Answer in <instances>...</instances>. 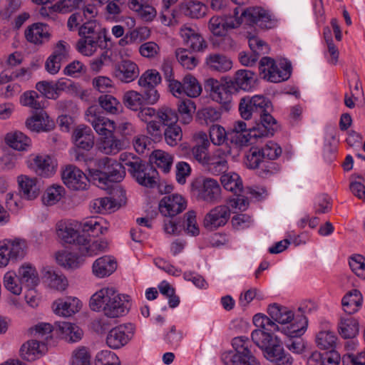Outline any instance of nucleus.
Listing matches in <instances>:
<instances>
[{"instance_id": "nucleus-43", "label": "nucleus", "mask_w": 365, "mask_h": 365, "mask_svg": "<svg viewBox=\"0 0 365 365\" xmlns=\"http://www.w3.org/2000/svg\"><path fill=\"white\" fill-rule=\"evenodd\" d=\"M267 312L272 319L282 324H289L294 319L292 311L277 304L269 305Z\"/></svg>"}, {"instance_id": "nucleus-60", "label": "nucleus", "mask_w": 365, "mask_h": 365, "mask_svg": "<svg viewBox=\"0 0 365 365\" xmlns=\"http://www.w3.org/2000/svg\"><path fill=\"white\" fill-rule=\"evenodd\" d=\"M202 92V86L198 81L192 75L184 76V93L191 98H196Z\"/></svg>"}, {"instance_id": "nucleus-7", "label": "nucleus", "mask_w": 365, "mask_h": 365, "mask_svg": "<svg viewBox=\"0 0 365 365\" xmlns=\"http://www.w3.org/2000/svg\"><path fill=\"white\" fill-rule=\"evenodd\" d=\"M26 241L5 239L0 241V267H6L10 260L21 259L25 255Z\"/></svg>"}, {"instance_id": "nucleus-18", "label": "nucleus", "mask_w": 365, "mask_h": 365, "mask_svg": "<svg viewBox=\"0 0 365 365\" xmlns=\"http://www.w3.org/2000/svg\"><path fill=\"white\" fill-rule=\"evenodd\" d=\"M264 355L274 365H292L293 363L292 357L284 351L277 338L264 349Z\"/></svg>"}, {"instance_id": "nucleus-3", "label": "nucleus", "mask_w": 365, "mask_h": 365, "mask_svg": "<svg viewBox=\"0 0 365 365\" xmlns=\"http://www.w3.org/2000/svg\"><path fill=\"white\" fill-rule=\"evenodd\" d=\"M96 169L91 172L97 185L103 190L110 188L112 183L120 182L125 175L123 166L117 160L108 157L98 159Z\"/></svg>"}, {"instance_id": "nucleus-58", "label": "nucleus", "mask_w": 365, "mask_h": 365, "mask_svg": "<svg viewBox=\"0 0 365 365\" xmlns=\"http://www.w3.org/2000/svg\"><path fill=\"white\" fill-rule=\"evenodd\" d=\"M150 161L158 168L162 169L164 173H168L170 171L172 165V159L165 152L160 150L153 151L150 156Z\"/></svg>"}, {"instance_id": "nucleus-50", "label": "nucleus", "mask_w": 365, "mask_h": 365, "mask_svg": "<svg viewBox=\"0 0 365 365\" xmlns=\"http://www.w3.org/2000/svg\"><path fill=\"white\" fill-rule=\"evenodd\" d=\"M108 242L104 240H96L90 243L89 240L86 237L85 244H81L79 247V252L81 255L86 256H94L100 252H105L108 248Z\"/></svg>"}, {"instance_id": "nucleus-32", "label": "nucleus", "mask_w": 365, "mask_h": 365, "mask_svg": "<svg viewBox=\"0 0 365 365\" xmlns=\"http://www.w3.org/2000/svg\"><path fill=\"white\" fill-rule=\"evenodd\" d=\"M67 56L65 46L58 43L53 53L46 61V70L51 74L57 73L61 68V62L66 61Z\"/></svg>"}, {"instance_id": "nucleus-52", "label": "nucleus", "mask_w": 365, "mask_h": 365, "mask_svg": "<svg viewBox=\"0 0 365 365\" xmlns=\"http://www.w3.org/2000/svg\"><path fill=\"white\" fill-rule=\"evenodd\" d=\"M209 84L211 86V98L219 103H225L230 97V94L225 85L218 81L210 79Z\"/></svg>"}, {"instance_id": "nucleus-62", "label": "nucleus", "mask_w": 365, "mask_h": 365, "mask_svg": "<svg viewBox=\"0 0 365 365\" xmlns=\"http://www.w3.org/2000/svg\"><path fill=\"white\" fill-rule=\"evenodd\" d=\"M251 337L253 342L263 350L274 339L272 334L262 329L254 330Z\"/></svg>"}, {"instance_id": "nucleus-40", "label": "nucleus", "mask_w": 365, "mask_h": 365, "mask_svg": "<svg viewBox=\"0 0 365 365\" xmlns=\"http://www.w3.org/2000/svg\"><path fill=\"white\" fill-rule=\"evenodd\" d=\"M195 138L197 144L192 148V153L195 159L202 165L206 160V158L209 156L210 153H207V150L210 143L205 133H197Z\"/></svg>"}, {"instance_id": "nucleus-26", "label": "nucleus", "mask_w": 365, "mask_h": 365, "mask_svg": "<svg viewBox=\"0 0 365 365\" xmlns=\"http://www.w3.org/2000/svg\"><path fill=\"white\" fill-rule=\"evenodd\" d=\"M206 47L205 42L200 34L195 29L184 27V53L202 51Z\"/></svg>"}, {"instance_id": "nucleus-5", "label": "nucleus", "mask_w": 365, "mask_h": 365, "mask_svg": "<svg viewBox=\"0 0 365 365\" xmlns=\"http://www.w3.org/2000/svg\"><path fill=\"white\" fill-rule=\"evenodd\" d=\"M292 71L290 62L283 61L277 65L270 57H263L259 63V76L262 78L273 83L287 80Z\"/></svg>"}, {"instance_id": "nucleus-64", "label": "nucleus", "mask_w": 365, "mask_h": 365, "mask_svg": "<svg viewBox=\"0 0 365 365\" xmlns=\"http://www.w3.org/2000/svg\"><path fill=\"white\" fill-rule=\"evenodd\" d=\"M96 365H120V361L115 353L103 350L96 355Z\"/></svg>"}, {"instance_id": "nucleus-17", "label": "nucleus", "mask_w": 365, "mask_h": 365, "mask_svg": "<svg viewBox=\"0 0 365 365\" xmlns=\"http://www.w3.org/2000/svg\"><path fill=\"white\" fill-rule=\"evenodd\" d=\"M130 308L128 296L121 295L117 292L108 301V304L103 307V314L109 318H118L128 313Z\"/></svg>"}, {"instance_id": "nucleus-4", "label": "nucleus", "mask_w": 365, "mask_h": 365, "mask_svg": "<svg viewBox=\"0 0 365 365\" xmlns=\"http://www.w3.org/2000/svg\"><path fill=\"white\" fill-rule=\"evenodd\" d=\"M274 129H269L262 124H256L252 128L247 129V124L242 120L235 122L230 133L231 141L237 145H243L252 143V138L272 135Z\"/></svg>"}, {"instance_id": "nucleus-48", "label": "nucleus", "mask_w": 365, "mask_h": 365, "mask_svg": "<svg viewBox=\"0 0 365 365\" xmlns=\"http://www.w3.org/2000/svg\"><path fill=\"white\" fill-rule=\"evenodd\" d=\"M6 141L10 147L18 150H26L31 143V139L21 131L8 133Z\"/></svg>"}, {"instance_id": "nucleus-2", "label": "nucleus", "mask_w": 365, "mask_h": 365, "mask_svg": "<svg viewBox=\"0 0 365 365\" xmlns=\"http://www.w3.org/2000/svg\"><path fill=\"white\" fill-rule=\"evenodd\" d=\"M270 102L263 96H245L240 99L239 111L245 120L255 118L259 123L269 129L276 124L274 118L267 112Z\"/></svg>"}, {"instance_id": "nucleus-41", "label": "nucleus", "mask_w": 365, "mask_h": 365, "mask_svg": "<svg viewBox=\"0 0 365 365\" xmlns=\"http://www.w3.org/2000/svg\"><path fill=\"white\" fill-rule=\"evenodd\" d=\"M341 304L344 311L349 315H351L361 307L362 296L358 290L354 289L342 298Z\"/></svg>"}, {"instance_id": "nucleus-11", "label": "nucleus", "mask_w": 365, "mask_h": 365, "mask_svg": "<svg viewBox=\"0 0 365 365\" xmlns=\"http://www.w3.org/2000/svg\"><path fill=\"white\" fill-rule=\"evenodd\" d=\"M85 115L86 120L101 137L113 133L115 130V123L101 115L96 106H90Z\"/></svg>"}, {"instance_id": "nucleus-53", "label": "nucleus", "mask_w": 365, "mask_h": 365, "mask_svg": "<svg viewBox=\"0 0 365 365\" xmlns=\"http://www.w3.org/2000/svg\"><path fill=\"white\" fill-rule=\"evenodd\" d=\"M101 107L108 113L116 115L123 109L121 103L114 96L108 94L101 95L98 98Z\"/></svg>"}, {"instance_id": "nucleus-47", "label": "nucleus", "mask_w": 365, "mask_h": 365, "mask_svg": "<svg viewBox=\"0 0 365 365\" xmlns=\"http://www.w3.org/2000/svg\"><path fill=\"white\" fill-rule=\"evenodd\" d=\"M117 203L111 197H100L95 199L91 204V212L96 214H106L114 212Z\"/></svg>"}, {"instance_id": "nucleus-9", "label": "nucleus", "mask_w": 365, "mask_h": 365, "mask_svg": "<svg viewBox=\"0 0 365 365\" xmlns=\"http://www.w3.org/2000/svg\"><path fill=\"white\" fill-rule=\"evenodd\" d=\"M61 178L63 183L73 190H84L89 186L86 175L73 165H68L62 169Z\"/></svg>"}, {"instance_id": "nucleus-19", "label": "nucleus", "mask_w": 365, "mask_h": 365, "mask_svg": "<svg viewBox=\"0 0 365 365\" xmlns=\"http://www.w3.org/2000/svg\"><path fill=\"white\" fill-rule=\"evenodd\" d=\"M230 216V210L227 206L220 205L212 209L204 219L205 227L210 230L224 226Z\"/></svg>"}, {"instance_id": "nucleus-39", "label": "nucleus", "mask_w": 365, "mask_h": 365, "mask_svg": "<svg viewBox=\"0 0 365 365\" xmlns=\"http://www.w3.org/2000/svg\"><path fill=\"white\" fill-rule=\"evenodd\" d=\"M106 222L101 217H92L80 224L83 232L91 233L93 237H98L107 232Z\"/></svg>"}, {"instance_id": "nucleus-24", "label": "nucleus", "mask_w": 365, "mask_h": 365, "mask_svg": "<svg viewBox=\"0 0 365 365\" xmlns=\"http://www.w3.org/2000/svg\"><path fill=\"white\" fill-rule=\"evenodd\" d=\"M30 168L38 175L49 177L55 173L56 164L49 155H36L30 163Z\"/></svg>"}, {"instance_id": "nucleus-1", "label": "nucleus", "mask_w": 365, "mask_h": 365, "mask_svg": "<svg viewBox=\"0 0 365 365\" xmlns=\"http://www.w3.org/2000/svg\"><path fill=\"white\" fill-rule=\"evenodd\" d=\"M98 10L95 5H86L83 11V17L88 19L78 28L80 38L76 43V50L85 56H91L96 53L98 48H107L109 38L107 31L93 20Z\"/></svg>"}, {"instance_id": "nucleus-36", "label": "nucleus", "mask_w": 365, "mask_h": 365, "mask_svg": "<svg viewBox=\"0 0 365 365\" xmlns=\"http://www.w3.org/2000/svg\"><path fill=\"white\" fill-rule=\"evenodd\" d=\"M73 138L75 145L83 150H90L94 144V135L89 127H78L73 131Z\"/></svg>"}, {"instance_id": "nucleus-56", "label": "nucleus", "mask_w": 365, "mask_h": 365, "mask_svg": "<svg viewBox=\"0 0 365 365\" xmlns=\"http://www.w3.org/2000/svg\"><path fill=\"white\" fill-rule=\"evenodd\" d=\"M156 118L160 123L167 126L175 124L178 120L175 110L167 106H162L157 110Z\"/></svg>"}, {"instance_id": "nucleus-44", "label": "nucleus", "mask_w": 365, "mask_h": 365, "mask_svg": "<svg viewBox=\"0 0 365 365\" xmlns=\"http://www.w3.org/2000/svg\"><path fill=\"white\" fill-rule=\"evenodd\" d=\"M21 283L29 289L35 287L39 282L36 269L31 265H22L19 269Z\"/></svg>"}, {"instance_id": "nucleus-25", "label": "nucleus", "mask_w": 365, "mask_h": 365, "mask_svg": "<svg viewBox=\"0 0 365 365\" xmlns=\"http://www.w3.org/2000/svg\"><path fill=\"white\" fill-rule=\"evenodd\" d=\"M19 193L22 198L31 200L36 198L40 194V185L36 178H29L27 175L18 177Z\"/></svg>"}, {"instance_id": "nucleus-27", "label": "nucleus", "mask_w": 365, "mask_h": 365, "mask_svg": "<svg viewBox=\"0 0 365 365\" xmlns=\"http://www.w3.org/2000/svg\"><path fill=\"white\" fill-rule=\"evenodd\" d=\"M182 210V197L173 195L164 197L159 203V210L165 216L175 217Z\"/></svg>"}, {"instance_id": "nucleus-61", "label": "nucleus", "mask_w": 365, "mask_h": 365, "mask_svg": "<svg viewBox=\"0 0 365 365\" xmlns=\"http://www.w3.org/2000/svg\"><path fill=\"white\" fill-rule=\"evenodd\" d=\"M207 11V7L205 4L199 1L190 0L186 2L185 7L184 8V14L190 16L192 18L202 17Z\"/></svg>"}, {"instance_id": "nucleus-37", "label": "nucleus", "mask_w": 365, "mask_h": 365, "mask_svg": "<svg viewBox=\"0 0 365 365\" xmlns=\"http://www.w3.org/2000/svg\"><path fill=\"white\" fill-rule=\"evenodd\" d=\"M206 65L212 71L226 72L232 68V62L226 56L221 53H211L205 60Z\"/></svg>"}, {"instance_id": "nucleus-31", "label": "nucleus", "mask_w": 365, "mask_h": 365, "mask_svg": "<svg viewBox=\"0 0 365 365\" xmlns=\"http://www.w3.org/2000/svg\"><path fill=\"white\" fill-rule=\"evenodd\" d=\"M117 268V262L110 256H103L97 259L93 264V273L103 278L110 276Z\"/></svg>"}, {"instance_id": "nucleus-35", "label": "nucleus", "mask_w": 365, "mask_h": 365, "mask_svg": "<svg viewBox=\"0 0 365 365\" xmlns=\"http://www.w3.org/2000/svg\"><path fill=\"white\" fill-rule=\"evenodd\" d=\"M221 360L225 365H260L252 353L247 355H236L231 350L223 352Z\"/></svg>"}, {"instance_id": "nucleus-12", "label": "nucleus", "mask_w": 365, "mask_h": 365, "mask_svg": "<svg viewBox=\"0 0 365 365\" xmlns=\"http://www.w3.org/2000/svg\"><path fill=\"white\" fill-rule=\"evenodd\" d=\"M248 43L251 53L246 52L240 53L239 61L243 66H252L260 56L268 53L269 48L265 41L255 36L249 38Z\"/></svg>"}, {"instance_id": "nucleus-29", "label": "nucleus", "mask_w": 365, "mask_h": 365, "mask_svg": "<svg viewBox=\"0 0 365 365\" xmlns=\"http://www.w3.org/2000/svg\"><path fill=\"white\" fill-rule=\"evenodd\" d=\"M56 232L58 237L66 244H74L80 247L86 241V237L84 235H80L76 230L65 223L57 225Z\"/></svg>"}, {"instance_id": "nucleus-51", "label": "nucleus", "mask_w": 365, "mask_h": 365, "mask_svg": "<svg viewBox=\"0 0 365 365\" xmlns=\"http://www.w3.org/2000/svg\"><path fill=\"white\" fill-rule=\"evenodd\" d=\"M220 181L224 188L235 195L242 190V182L240 176L235 173H226L221 176Z\"/></svg>"}, {"instance_id": "nucleus-10", "label": "nucleus", "mask_w": 365, "mask_h": 365, "mask_svg": "<svg viewBox=\"0 0 365 365\" xmlns=\"http://www.w3.org/2000/svg\"><path fill=\"white\" fill-rule=\"evenodd\" d=\"M162 77L155 69L145 71L139 78L138 83L146 93L147 99L150 103H157L160 98V93L156 86L160 84Z\"/></svg>"}, {"instance_id": "nucleus-55", "label": "nucleus", "mask_w": 365, "mask_h": 365, "mask_svg": "<svg viewBox=\"0 0 365 365\" xmlns=\"http://www.w3.org/2000/svg\"><path fill=\"white\" fill-rule=\"evenodd\" d=\"M44 277L48 286L57 291H63L68 285V280L64 275L60 274L53 270L47 271Z\"/></svg>"}, {"instance_id": "nucleus-54", "label": "nucleus", "mask_w": 365, "mask_h": 365, "mask_svg": "<svg viewBox=\"0 0 365 365\" xmlns=\"http://www.w3.org/2000/svg\"><path fill=\"white\" fill-rule=\"evenodd\" d=\"M56 259L59 265L68 269H76L81 264L79 257L67 251L58 252Z\"/></svg>"}, {"instance_id": "nucleus-6", "label": "nucleus", "mask_w": 365, "mask_h": 365, "mask_svg": "<svg viewBox=\"0 0 365 365\" xmlns=\"http://www.w3.org/2000/svg\"><path fill=\"white\" fill-rule=\"evenodd\" d=\"M191 192H198V198L210 204L220 201L221 187L218 182L210 178H197L190 185Z\"/></svg>"}, {"instance_id": "nucleus-22", "label": "nucleus", "mask_w": 365, "mask_h": 365, "mask_svg": "<svg viewBox=\"0 0 365 365\" xmlns=\"http://www.w3.org/2000/svg\"><path fill=\"white\" fill-rule=\"evenodd\" d=\"M82 307L81 301L73 297L56 300L52 305L54 312L63 317H70L78 312Z\"/></svg>"}, {"instance_id": "nucleus-16", "label": "nucleus", "mask_w": 365, "mask_h": 365, "mask_svg": "<svg viewBox=\"0 0 365 365\" xmlns=\"http://www.w3.org/2000/svg\"><path fill=\"white\" fill-rule=\"evenodd\" d=\"M140 74L138 66L133 61L123 59L116 63L113 68V76L123 83H130Z\"/></svg>"}, {"instance_id": "nucleus-14", "label": "nucleus", "mask_w": 365, "mask_h": 365, "mask_svg": "<svg viewBox=\"0 0 365 365\" xmlns=\"http://www.w3.org/2000/svg\"><path fill=\"white\" fill-rule=\"evenodd\" d=\"M238 8L235 9L233 15L226 19L220 16H213L210 19L209 29L215 36H222L228 29L238 27L242 22V19L238 16Z\"/></svg>"}, {"instance_id": "nucleus-13", "label": "nucleus", "mask_w": 365, "mask_h": 365, "mask_svg": "<svg viewBox=\"0 0 365 365\" xmlns=\"http://www.w3.org/2000/svg\"><path fill=\"white\" fill-rule=\"evenodd\" d=\"M133 324H120L110 330L106 337V344L112 349H120L128 343L133 337Z\"/></svg>"}, {"instance_id": "nucleus-15", "label": "nucleus", "mask_w": 365, "mask_h": 365, "mask_svg": "<svg viewBox=\"0 0 365 365\" xmlns=\"http://www.w3.org/2000/svg\"><path fill=\"white\" fill-rule=\"evenodd\" d=\"M227 156L228 152L221 148L216 149L209 154L202 165L205 170L212 175L224 173L228 169Z\"/></svg>"}, {"instance_id": "nucleus-30", "label": "nucleus", "mask_w": 365, "mask_h": 365, "mask_svg": "<svg viewBox=\"0 0 365 365\" xmlns=\"http://www.w3.org/2000/svg\"><path fill=\"white\" fill-rule=\"evenodd\" d=\"M128 8L145 21H151L156 16L155 9L145 0H129Z\"/></svg>"}, {"instance_id": "nucleus-20", "label": "nucleus", "mask_w": 365, "mask_h": 365, "mask_svg": "<svg viewBox=\"0 0 365 365\" xmlns=\"http://www.w3.org/2000/svg\"><path fill=\"white\" fill-rule=\"evenodd\" d=\"M25 124L28 129L37 133L48 132L55 128L53 120L51 119L43 110L36 112L28 118Z\"/></svg>"}, {"instance_id": "nucleus-63", "label": "nucleus", "mask_w": 365, "mask_h": 365, "mask_svg": "<svg viewBox=\"0 0 365 365\" xmlns=\"http://www.w3.org/2000/svg\"><path fill=\"white\" fill-rule=\"evenodd\" d=\"M349 266L352 272L359 277L365 279V258L360 255H356L350 257Z\"/></svg>"}, {"instance_id": "nucleus-21", "label": "nucleus", "mask_w": 365, "mask_h": 365, "mask_svg": "<svg viewBox=\"0 0 365 365\" xmlns=\"http://www.w3.org/2000/svg\"><path fill=\"white\" fill-rule=\"evenodd\" d=\"M131 175L140 185L153 187L157 183L158 173L153 165L142 162L140 168Z\"/></svg>"}, {"instance_id": "nucleus-49", "label": "nucleus", "mask_w": 365, "mask_h": 365, "mask_svg": "<svg viewBox=\"0 0 365 365\" xmlns=\"http://www.w3.org/2000/svg\"><path fill=\"white\" fill-rule=\"evenodd\" d=\"M21 103L35 110H41L45 107L46 99L36 91H29L25 92L21 98Z\"/></svg>"}, {"instance_id": "nucleus-33", "label": "nucleus", "mask_w": 365, "mask_h": 365, "mask_svg": "<svg viewBox=\"0 0 365 365\" xmlns=\"http://www.w3.org/2000/svg\"><path fill=\"white\" fill-rule=\"evenodd\" d=\"M125 106L135 111L141 109L145 105H153L155 103H150L146 96V93H140L135 91H128L125 92L123 98Z\"/></svg>"}, {"instance_id": "nucleus-38", "label": "nucleus", "mask_w": 365, "mask_h": 365, "mask_svg": "<svg viewBox=\"0 0 365 365\" xmlns=\"http://www.w3.org/2000/svg\"><path fill=\"white\" fill-rule=\"evenodd\" d=\"M47 350L44 342L38 340H30L24 343L21 348L22 358L27 361H34Z\"/></svg>"}, {"instance_id": "nucleus-28", "label": "nucleus", "mask_w": 365, "mask_h": 365, "mask_svg": "<svg viewBox=\"0 0 365 365\" xmlns=\"http://www.w3.org/2000/svg\"><path fill=\"white\" fill-rule=\"evenodd\" d=\"M24 35L26 39L34 44H42L50 38L47 25L41 23L33 24L28 26L24 31Z\"/></svg>"}, {"instance_id": "nucleus-57", "label": "nucleus", "mask_w": 365, "mask_h": 365, "mask_svg": "<svg viewBox=\"0 0 365 365\" xmlns=\"http://www.w3.org/2000/svg\"><path fill=\"white\" fill-rule=\"evenodd\" d=\"M59 329L68 341L76 342L80 340L83 335L82 329L70 322H62L59 325Z\"/></svg>"}, {"instance_id": "nucleus-42", "label": "nucleus", "mask_w": 365, "mask_h": 365, "mask_svg": "<svg viewBox=\"0 0 365 365\" xmlns=\"http://www.w3.org/2000/svg\"><path fill=\"white\" fill-rule=\"evenodd\" d=\"M337 341L338 337L334 331L329 329L319 331L315 338L317 347L323 350H334Z\"/></svg>"}, {"instance_id": "nucleus-23", "label": "nucleus", "mask_w": 365, "mask_h": 365, "mask_svg": "<svg viewBox=\"0 0 365 365\" xmlns=\"http://www.w3.org/2000/svg\"><path fill=\"white\" fill-rule=\"evenodd\" d=\"M125 146L123 140L115 135L114 132L101 137L98 143V149L105 155H116L121 151Z\"/></svg>"}, {"instance_id": "nucleus-46", "label": "nucleus", "mask_w": 365, "mask_h": 365, "mask_svg": "<svg viewBox=\"0 0 365 365\" xmlns=\"http://www.w3.org/2000/svg\"><path fill=\"white\" fill-rule=\"evenodd\" d=\"M359 331V324L357 320L350 315L346 317H341L339 324V332L340 335L345 338L354 337Z\"/></svg>"}, {"instance_id": "nucleus-8", "label": "nucleus", "mask_w": 365, "mask_h": 365, "mask_svg": "<svg viewBox=\"0 0 365 365\" xmlns=\"http://www.w3.org/2000/svg\"><path fill=\"white\" fill-rule=\"evenodd\" d=\"M242 19L250 24H256L264 29H270L277 26V20L269 11L262 7H251L241 14Z\"/></svg>"}, {"instance_id": "nucleus-59", "label": "nucleus", "mask_w": 365, "mask_h": 365, "mask_svg": "<svg viewBox=\"0 0 365 365\" xmlns=\"http://www.w3.org/2000/svg\"><path fill=\"white\" fill-rule=\"evenodd\" d=\"M4 285L5 288L16 295H19L22 291V284L19 280V275L14 271L7 272L4 277Z\"/></svg>"}, {"instance_id": "nucleus-34", "label": "nucleus", "mask_w": 365, "mask_h": 365, "mask_svg": "<svg viewBox=\"0 0 365 365\" xmlns=\"http://www.w3.org/2000/svg\"><path fill=\"white\" fill-rule=\"evenodd\" d=\"M116 291L113 288L103 287L92 295L89 306L93 311H103V307L108 304V301L114 296Z\"/></svg>"}, {"instance_id": "nucleus-45", "label": "nucleus", "mask_w": 365, "mask_h": 365, "mask_svg": "<svg viewBox=\"0 0 365 365\" xmlns=\"http://www.w3.org/2000/svg\"><path fill=\"white\" fill-rule=\"evenodd\" d=\"M234 83L243 91L251 90L255 84V73L247 69L239 70L235 73Z\"/></svg>"}]
</instances>
